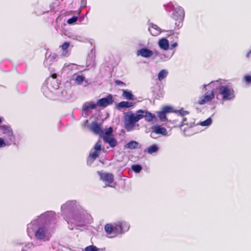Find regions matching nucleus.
I'll return each instance as SVG.
<instances>
[{"label": "nucleus", "instance_id": "nucleus-1", "mask_svg": "<svg viewBox=\"0 0 251 251\" xmlns=\"http://www.w3.org/2000/svg\"><path fill=\"white\" fill-rule=\"evenodd\" d=\"M142 117L140 115L138 110L136 111L135 114L131 112L125 113L124 122L125 127L126 130L128 131L132 130L135 126L136 123L142 119Z\"/></svg>", "mask_w": 251, "mask_h": 251}, {"label": "nucleus", "instance_id": "nucleus-2", "mask_svg": "<svg viewBox=\"0 0 251 251\" xmlns=\"http://www.w3.org/2000/svg\"><path fill=\"white\" fill-rule=\"evenodd\" d=\"M217 90L223 100H230L235 97L234 90L228 85H221L217 88Z\"/></svg>", "mask_w": 251, "mask_h": 251}, {"label": "nucleus", "instance_id": "nucleus-3", "mask_svg": "<svg viewBox=\"0 0 251 251\" xmlns=\"http://www.w3.org/2000/svg\"><path fill=\"white\" fill-rule=\"evenodd\" d=\"M102 150L101 142L98 141L92 149L87 158V162L92 163L100 155Z\"/></svg>", "mask_w": 251, "mask_h": 251}, {"label": "nucleus", "instance_id": "nucleus-4", "mask_svg": "<svg viewBox=\"0 0 251 251\" xmlns=\"http://www.w3.org/2000/svg\"><path fill=\"white\" fill-rule=\"evenodd\" d=\"M98 174L100 177V179L103 182L107 183L106 185L104 186H109L111 187H114L116 185V183L114 182V177L112 174L109 173H103L101 172H98Z\"/></svg>", "mask_w": 251, "mask_h": 251}, {"label": "nucleus", "instance_id": "nucleus-5", "mask_svg": "<svg viewBox=\"0 0 251 251\" xmlns=\"http://www.w3.org/2000/svg\"><path fill=\"white\" fill-rule=\"evenodd\" d=\"M215 94L213 90L207 91L205 94L200 98L198 103L202 105L205 103L211 101L214 98Z\"/></svg>", "mask_w": 251, "mask_h": 251}, {"label": "nucleus", "instance_id": "nucleus-6", "mask_svg": "<svg viewBox=\"0 0 251 251\" xmlns=\"http://www.w3.org/2000/svg\"><path fill=\"white\" fill-rule=\"evenodd\" d=\"M113 102V99L112 95L109 94L106 98H103L98 100L97 105L100 107H105L111 105Z\"/></svg>", "mask_w": 251, "mask_h": 251}, {"label": "nucleus", "instance_id": "nucleus-7", "mask_svg": "<svg viewBox=\"0 0 251 251\" xmlns=\"http://www.w3.org/2000/svg\"><path fill=\"white\" fill-rule=\"evenodd\" d=\"M138 111L139 112L140 115L142 116V119L144 118L145 121L147 122H151L155 118V114H152L148 111L140 109L138 110Z\"/></svg>", "mask_w": 251, "mask_h": 251}, {"label": "nucleus", "instance_id": "nucleus-8", "mask_svg": "<svg viewBox=\"0 0 251 251\" xmlns=\"http://www.w3.org/2000/svg\"><path fill=\"white\" fill-rule=\"evenodd\" d=\"M90 130L95 134L101 135L103 134L100 125L97 122H93L90 126Z\"/></svg>", "mask_w": 251, "mask_h": 251}, {"label": "nucleus", "instance_id": "nucleus-9", "mask_svg": "<svg viewBox=\"0 0 251 251\" xmlns=\"http://www.w3.org/2000/svg\"><path fill=\"white\" fill-rule=\"evenodd\" d=\"M47 228L45 226L38 228L35 233V236L38 239L44 240L46 237Z\"/></svg>", "mask_w": 251, "mask_h": 251}, {"label": "nucleus", "instance_id": "nucleus-10", "mask_svg": "<svg viewBox=\"0 0 251 251\" xmlns=\"http://www.w3.org/2000/svg\"><path fill=\"white\" fill-rule=\"evenodd\" d=\"M152 132L156 134H161L163 136L167 135V131L164 127L159 125H155L152 127Z\"/></svg>", "mask_w": 251, "mask_h": 251}, {"label": "nucleus", "instance_id": "nucleus-11", "mask_svg": "<svg viewBox=\"0 0 251 251\" xmlns=\"http://www.w3.org/2000/svg\"><path fill=\"white\" fill-rule=\"evenodd\" d=\"M137 54L140 55L142 57L148 58L153 55V52L149 49L144 48L138 50Z\"/></svg>", "mask_w": 251, "mask_h": 251}, {"label": "nucleus", "instance_id": "nucleus-12", "mask_svg": "<svg viewBox=\"0 0 251 251\" xmlns=\"http://www.w3.org/2000/svg\"><path fill=\"white\" fill-rule=\"evenodd\" d=\"M70 45V44L68 42H65L63 43V44L60 46V48L61 49L62 52L61 53V56H68L69 55V52L68 50V48Z\"/></svg>", "mask_w": 251, "mask_h": 251}, {"label": "nucleus", "instance_id": "nucleus-13", "mask_svg": "<svg viewBox=\"0 0 251 251\" xmlns=\"http://www.w3.org/2000/svg\"><path fill=\"white\" fill-rule=\"evenodd\" d=\"M103 138L105 142L108 143L111 147H114L116 146L117 141L112 135L103 136Z\"/></svg>", "mask_w": 251, "mask_h": 251}, {"label": "nucleus", "instance_id": "nucleus-14", "mask_svg": "<svg viewBox=\"0 0 251 251\" xmlns=\"http://www.w3.org/2000/svg\"><path fill=\"white\" fill-rule=\"evenodd\" d=\"M113 237L117 236L122 233L121 225H120V222L116 223L113 225Z\"/></svg>", "mask_w": 251, "mask_h": 251}, {"label": "nucleus", "instance_id": "nucleus-15", "mask_svg": "<svg viewBox=\"0 0 251 251\" xmlns=\"http://www.w3.org/2000/svg\"><path fill=\"white\" fill-rule=\"evenodd\" d=\"M158 44L160 48L164 50H167L169 48V41L165 38L160 39Z\"/></svg>", "mask_w": 251, "mask_h": 251}, {"label": "nucleus", "instance_id": "nucleus-16", "mask_svg": "<svg viewBox=\"0 0 251 251\" xmlns=\"http://www.w3.org/2000/svg\"><path fill=\"white\" fill-rule=\"evenodd\" d=\"M134 105V103L132 102H128L123 101L119 102L117 107L119 108H129L132 107Z\"/></svg>", "mask_w": 251, "mask_h": 251}, {"label": "nucleus", "instance_id": "nucleus-17", "mask_svg": "<svg viewBox=\"0 0 251 251\" xmlns=\"http://www.w3.org/2000/svg\"><path fill=\"white\" fill-rule=\"evenodd\" d=\"M181 122L179 124L176 125L174 127H178L181 129L182 127L184 126H190L191 124L189 122H187V119L186 118L183 117L180 119Z\"/></svg>", "mask_w": 251, "mask_h": 251}, {"label": "nucleus", "instance_id": "nucleus-18", "mask_svg": "<svg viewBox=\"0 0 251 251\" xmlns=\"http://www.w3.org/2000/svg\"><path fill=\"white\" fill-rule=\"evenodd\" d=\"M97 105V103L96 104L95 103L90 102H86L85 103L82 107V109L84 111H87L89 109H93L96 108V106Z\"/></svg>", "mask_w": 251, "mask_h": 251}, {"label": "nucleus", "instance_id": "nucleus-19", "mask_svg": "<svg viewBox=\"0 0 251 251\" xmlns=\"http://www.w3.org/2000/svg\"><path fill=\"white\" fill-rule=\"evenodd\" d=\"M139 143L135 141H131L125 145V148L132 150L137 149Z\"/></svg>", "mask_w": 251, "mask_h": 251}, {"label": "nucleus", "instance_id": "nucleus-20", "mask_svg": "<svg viewBox=\"0 0 251 251\" xmlns=\"http://www.w3.org/2000/svg\"><path fill=\"white\" fill-rule=\"evenodd\" d=\"M123 94L122 96L126 100H133V95H132L131 91L123 90Z\"/></svg>", "mask_w": 251, "mask_h": 251}, {"label": "nucleus", "instance_id": "nucleus-21", "mask_svg": "<svg viewBox=\"0 0 251 251\" xmlns=\"http://www.w3.org/2000/svg\"><path fill=\"white\" fill-rule=\"evenodd\" d=\"M175 12L177 14V16H179L178 19L181 18V19H184L185 16V12L184 9L182 7H178L175 10Z\"/></svg>", "mask_w": 251, "mask_h": 251}, {"label": "nucleus", "instance_id": "nucleus-22", "mask_svg": "<svg viewBox=\"0 0 251 251\" xmlns=\"http://www.w3.org/2000/svg\"><path fill=\"white\" fill-rule=\"evenodd\" d=\"M184 19H181V18L177 19V20H173L175 26L174 30H176L180 28L183 25V21Z\"/></svg>", "mask_w": 251, "mask_h": 251}, {"label": "nucleus", "instance_id": "nucleus-23", "mask_svg": "<svg viewBox=\"0 0 251 251\" xmlns=\"http://www.w3.org/2000/svg\"><path fill=\"white\" fill-rule=\"evenodd\" d=\"M2 133L3 134H7L8 136H11L13 135L12 130L10 127L3 126L1 127Z\"/></svg>", "mask_w": 251, "mask_h": 251}, {"label": "nucleus", "instance_id": "nucleus-24", "mask_svg": "<svg viewBox=\"0 0 251 251\" xmlns=\"http://www.w3.org/2000/svg\"><path fill=\"white\" fill-rule=\"evenodd\" d=\"M104 230L106 233L108 235H111L113 233V225L111 224H107L104 226Z\"/></svg>", "mask_w": 251, "mask_h": 251}, {"label": "nucleus", "instance_id": "nucleus-25", "mask_svg": "<svg viewBox=\"0 0 251 251\" xmlns=\"http://www.w3.org/2000/svg\"><path fill=\"white\" fill-rule=\"evenodd\" d=\"M167 71L165 70H161L158 75V79L159 81H162L168 75Z\"/></svg>", "mask_w": 251, "mask_h": 251}, {"label": "nucleus", "instance_id": "nucleus-26", "mask_svg": "<svg viewBox=\"0 0 251 251\" xmlns=\"http://www.w3.org/2000/svg\"><path fill=\"white\" fill-rule=\"evenodd\" d=\"M158 148L156 145H152L148 147V152L150 154H152L158 151Z\"/></svg>", "mask_w": 251, "mask_h": 251}, {"label": "nucleus", "instance_id": "nucleus-27", "mask_svg": "<svg viewBox=\"0 0 251 251\" xmlns=\"http://www.w3.org/2000/svg\"><path fill=\"white\" fill-rule=\"evenodd\" d=\"M158 116L160 119V120L162 122H165L167 120V118L166 117V114L163 112V111H159L157 112Z\"/></svg>", "mask_w": 251, "mask_h": 251}, {"label": "nucleus", "instance_id": "nucleus-28", "mask_svg": "<svg viewBox=\"0 0 251 251\" xmlns=\"http://www.w3.org/2000/svg\"><path fill=\"white\" fill-rule=\"evenodd\" d=\"M121 225L122 233L127 231L129 228V225L125 222H120Z\"/></svg>", "mask_w": 251, "mask_h": 251}, {"label": "nucleus", "instance_id": "nucleus-29", "mask_svg": "<svg viewBox=\"0 0 251 251\" xmlns=\"http://www.w3.org/2000/svg\"><path fill=\"white\" fill-rule=\"evenodd\" d=\"M162 111H163L166 114L173 112V108L169 106H165L162 108Z\"/></svg>", "mask_w": 251, "mask_h": 251}, {"label": "nucleus", "instance_id": "nucleus-30", "mask_svg": "<svg viewBox=\"0 0 251 251\" xmlns=\"http://www.w3.org/2000/svg\"><path fill=\"white\" fill-rule=\"evenodd\" d=\"M85 79V77L83 75H77L75 79L76 83L78 85H80L82 83Z\"/></svg>", "mask_w": 251, "mask_h": 251}, {"label": "nucleus", "instance_id": "nucleus-31", "mask_svg": "<svg viewBox=\"0 0 251 251\" xmlns=\"http://www.w3.org/2000/svg\"><path fill=\"white\" fill-rule=\"evenodd\" d=\"M131 169L134 172L138 173L141 171L142 168L140 165L136 164L132 165L131 166Z\"/></svg>", "mask_w": 251, "mask_h": 251}, {"label": "nucleus", "instance_id": "nucleus-32", "mask_svg": "<svg viewBox=\"0 0 251 251\" xmlns=\"http://www.w3.org/2000/svg\"><path fill=\"white\" fill-rule=\"evenodd\" d=\"M212 123V120L210 118H209L204 121L201 122L200 125L201 126H208L211 125Z\"/></svg>", "mask_w": 251, "mask_h": 251}, {"label": "nucleus", "instance_id": "nucleus-33", "mask_svg": "<svg viewBox=\"0 0 251 251\" xmlns=\"http://www.w3.org/2000/svg\"><path fill=\"white\" fill-rule=\"evenodd\" d=\"M77 17L74 16L67 20V23L69 25H72L76 22L77 20Z\"/></svg>", "mask_w": 251, "mask_h": 251}, {"label": "nucleus", "instance_id": "nucleus-34", "mask_svg": "<svg viewBox=\"0 0 251 251\" xmlns=\"http://www.w3.org/2000/svg\"><path fill=\"white\" fill-rule=\"evenodd\" d=\"M85 251H98V249L94 246H89L85 248Z\"/></svg>", "mask_w": 251, "mask_h": 251}, {"label": "nucleus", "instance_id": "nucleus-35", "mask_svg": "<svg viewBox=\"0 0 251 251\" xmlns=\"http://www.w3.org/2000/svg\"><path fill=\"white\" fill-rule=\"evenodd\" d=\"M113 132V129L111 127H109L108 130L104 133L103 136H109L112 135Z\"/></svg>", "mask_w": 251, "mask_h": 251}, {"label": "nucleus", "instance_id": "nucleus-36", "mask_svg": "<svg viewBox=\"0 0 251 251\" xmlns=\"http://www.w3.org/2000/svg\"><path fill=\"white\" fill-rule=\"evenodd\" d=\"M244 79L247 83H250L251 82V75H245Z\"/></svg>", "mask_w": 251, "mask_h": 251}, {"label": "nucleus", "instance_id": "nucleus-37", "mask_svg": "<svg viewBox=\"0 0 251 251\" xmlns=\"http://www.w3.org/2000/svg\"><path fill=\"white\" fill-rule=\"evenodd\" d=\"M115 84L117 85H120V86H126V84L125 82H124L120 80H116L115 81Z\"/></svg>", "mask_w": 251, "mask_h": 251}, {"label": "nucleus", "instance_id": "nucleus-38", "mask_svg": "<svg viewBox=\"0 0 251 251\" xmlns=\"http://www.w3.org/2000/svg\"><path fill=\"white\" fill-rule=\"evenodd\" d=\"M179 113L180 115V118L184 117L183 116L186 114H189V112L187 111L183 110V109H181L179 111Z\"/></svg>", "mask_w": 251, "mask_h": 251}, {"label": "nucleus", "instance_id": "nucleus-39", "mask_svg": "<svg viewBox=\"0 0 251 251\" xmlns=\"http://www.w3.org/2000/svg\"><path fill=\"white\" fill-rule=\"evenodd\" d=\"M57 57L58 56L56 53H52L49 56V58H50L52 60H56Z\"/></svg>", "mask_w": 251, "mask_h": 251}, {"label": "nucleus", "instance_id": "nucleus-40", "mask_svg": "<svg viewBox=\"0 0 251 251\" xmlns=\"http://www.w3.org/2000/svg\"><path fill=\"white\" fill-rule=\"evenodd\" d=\"M177 14L174 12L173 14L172 19L173 20H177L179 18V16H177Z\"/></svg>", "mask_w": 251, "mask_h": 251}, {"label": "nucleus", "instance_id": "nucleus-41", "mask_svg": "<svg viewBox=\"0 0 251 251\" xmlns=\"http://www.w3.org/2000/svg\"><path fill=\"white\" fill-rule=\"evenodd\" d=\"M5 144L4 140L2 138H0V147L5 146Z\"/></svg>", "mask_w": 251, "mask_h": 251}, {"label": "nucleus", "instance_id": "nucleus-42", "mask_svg": "<svg viewBox=\"0 0 251 251\" xmlns=\"http://www.w3.org/2000/svg\"><path fill=\"white\" fill-rule=\"evenodd\" d=\"M74 219L76 221H82V219L81 218L79 217V216H78V215H75V217H74Z\"/></svg>", "mask_w": 251, "mask_h": 251}, {"label": "nucleus", "instance_id": "nucleus-43", "mask_svg": "<svg viewBox=\"0 0 251 251\" xmlns=\"http://www.w3.org/2000/svg\"><path fill=\"white\" fill-rule=\"evenodd\" d=\"M57 74H52L50 75V77L54 78V79H55L57 78Z\"/></svg>", "mask_w": 251, "mask_h": 251}, {"label": "nucleus", "instance_id": "nucleus-44", "mask_svg": "<svg viewBox=\"0 0 251 251\" xmlns=\"http://www.w3.org/2000/svg\"><path fill=\"white\" fill-rule=\"evenodd\" d=\"M152 28H150L149 29V31L150 32V33H151V34L153 35V33L151 32V29H152Z\"/></svg>", "mask_w": 251, "mask_h": 251}, {"label": "nucleus", "instance_id": "nucleus-45", "mask_svg": "<svg viewBox=\"0 0 251 251\" xmlns=\"http://www.w3.org/2000/svg\"><path fill=\"white\" fill-rule=\"evenodd\" d=\"M172 46L175 47H176L177 46V43H174L172 45Z\"/></svg>", "mask_w": 251, "mask_h": 251}, {"label": "nucleus", "instance_id": "nucleus-46", "mask_svg": "<svg viewBox=\"0 0 251 251\" xmlns=\"http://www.w3.org/2000/svg\"><path fill=\"white\" fill-rule=\"evenodd\" d=\"M206 86V85L204 84L203 85V87H205Z\"/></svg>", "mask_w": 251, "mask_h": 251}, {"label": "nucleus", "instance_id": "nucleus-47", "mask_svg": "<svg viewBox=\"0 0 251 251\" xmlns=\"http://www.w3.org/2000/svg\"><path fill=\"white\" fill-rule=\"evenodd\" d=\"M175 121L176 122V121H178V120H176Z\"/></svg>", "mask_w": 251, "mask_h": 251}, {"label": "nucleus", "instance_id": "nucleus-48", "mask_svg": "<svg viewBox=\"0 0 251 251\" xmlns=\"http://www.w3.org/2000/svg\"><path fill=\"white\" fill-rule=\"evenodd\" d=\"M22 251H25L24 250H22Z\"/></svg>", "mask_w": 251, "mask_h": 251}]
</instances>
